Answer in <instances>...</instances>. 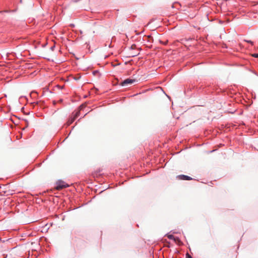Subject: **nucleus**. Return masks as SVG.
<instances>
[{"label":"nucleus","mask_w":258,"mask_h":258,"mask_svg":"<svg viewBox=\"0 0 258 258\" xmlns=\"http://www.w3.org/2000/svg\"><path fill=\"white\" fill-rule=\"evenodd\" d=\"M56 185L55 187V189L59 190L62 188L67 187L69 186V185L67 183H66L63 181H58L56 183Z\"/></svg>","instance_id":"nucleus-1"},{"label":"nucleus","mask_w":258,"mask_h":258,"mask_svg":"<svg viewBox=\"0 0 258 258\" xmlns=\"http://www.w3.org/2000/svg\"><path fill=\"white\" fill-rule=\"evenodd\" d=\"M136 80L135 79H127L121 83V86H127L134 83Z\"/></svg>","instance_id":"nucleus-2"},{"label":"nucleus","mask_w":258,"mask_h":258,"mask_svg":"<svg viewBox=\"0 0 258 258\" xmlns=\"http://www.w3.org/2000/svg\"><path fill=\"white\" fill-rule=\"evenodd\" d=\"M176 178L179 180H192V178L188 176L185 175H179L176 176Z\"/></svg>","instance_id":"nucleus-3"},{"label":"nucleus","mask_w":258,"mask_h":258,"mask_svg":"<svg viewBox=\"0 0 258 258\" xmlns=\"http://www.w3.org/2000/svg\"><path fill=\"white\" fill-rule=\"evenodd\" d=\"M85 107H86V105L85 104H82L79 107V110H78L77 111H76L75 113H73L72 114V115L74 117V118H77L80 115V110H82L83 109H84Z\"/></svg>","instance_id":"nucleus-4"},{"label":"nucleus","mask_w":258,"mask_h":258,"mask_svg":"<svg viewBox=\"0 0 258 258\" xmlns=\"http://www.w3.org/2000/svg\"><path fill=\"white\" fill-rule=\"evenodd\" d=\"M11 141V138L8 136L6 137V139H5V141H2V144H3V145H6L7 144H9V143H10Z\"/></svg>","instance_id":"nucleus-5"},{"label":"nucleus","mask_w":258,"mask_h":258,"mask_svg":"<svg viewBox=\"0 0 258 258\" xmlns=\"http://www.w3.org/2000/svg\"><path fill=\"white\" fill-rule=\"evenodd\" d=\"M76 118H74V117L72 115L68 120L67 122L68 125H71L76 119Z\"/></svg>","instance_id":"nucleus-6"},{"label":"nucleus","mask_w":258,"mask_h":258,"mask_svg":"<svg viewBox=\"0 0 258 258\" xmlns=\"http://www.w3.org/2000/svg\"><path fill=\"white\" fill-rule=\"evenodd\" d=\"M167 237L169 239H172V240H173L174 241H176V238L173 235L168 234V235H167Z\"/></svg>","instance_id":"nucleus-7"},{"label":"nucleus","mask_w":258,"mask_h":258,"mask_svg":"<svg viewBox=\"0 0 258 258\" xmlns=\"http://www.w3.org/2000/svg\"><path fill=\"white\" fill-rule=\"evenodd\" d=\"M186 258H192L190 255L188 253H187L186 254Z\"/></svg>","instance_id":"nucleus-8"},{"label":"nucleus","mask_w":258,"mask_h":258,"mask_svg":"<svg viewBox=\"0 0 258 258\" xmlns=\"http://www.w3.org/2000/svg\"><path fill=\"white\" fill-rule=\"evenodd\" d=\"M175 238H176V241H174L175 242H178V243L180 242V240L178 238L175 237Z\"/></svg>","instance_id":"nucleus-9"},{"label":"nucleus","mask_w":258,"mask_h":258,"mask_svg":"<svg viewBox=\"0 0 258 258\" xmlns=\"http://www.w3.org/2000/svg\"><path fill=\"white\" fill-rule=\"evenodd\" d=\"M175 238H176V241H174L175 242H178V243L180 242V240L178 238L175 237Z\"/></svg>","instance_id":"nucleus-10"},{"label":"nucleus","mask_w":258,"mask_h":258,"mask_svg":"<svg viewBox=\"0 0 258 258\" xmlns=\"http://www.w3.org/2000/svg\"><path fill=\"white\" fill-rule=\"evenodd\" d=\"M252 56L254 57H258V54L254 53V54H252Z\"/></svg>","instance_id":"nucleus-11"},{"label":"nucleus","mask_w":258,"mask_h":258,"mask_svg":"<svg viewBox=\"0 0 258 258\" xmlns=\"http://www.w3.org/2000/svg\"><path fill=\"white\" fill-rule=\"evenodd\" d=\"M54 47H55V46H54H54H52V47H51V50H53V49H54Z\"/></svg>","instance_id":"nucleus-12"}]
</instances>
